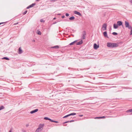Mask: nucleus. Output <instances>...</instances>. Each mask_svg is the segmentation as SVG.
<instances>
[{"instance_id": "nucleus-1", "label": "nucleus", "mask_w": 132, "mask_h": 132, "mask_svg": "<svg viewBox=\"0 0 132 132\" xmlns=\"http://www.w3.org/2000/svg\"><path fill=\"white\" fill-rule=\"evenodd\" d=\"M119 43H107V46L110 48H114L117 47L119 46Z\"/></svg>"}, {"instance_id": "nucleus-2", "label": "nucleus", "mask_w": 132, "mask_h": 132, "mask_svg": "<svg viewBox=\"0 0 132 132\" xmlns=\"http://www.w3.org/2000/svg\"><path fill=\"white\" fill-rule=\"evenodd\" d=\"M125 24L126 27L128 28L129 29L131 30L130 34V35H131L132 34V27L129 25V23L127 21H125Z\"/></svg>"}, {"instance_id": "nucleus-3", "label": "nucleus", "mask_w": 132, "mask_h": 132, "mask_svg": "<svg viewBox=\"0 0 132 132\" xmlns=\"http://www.w3.org/2000/svg\"><path fill=\"white\" fill-rule=\"evenodd\" d=\"M107 24L105 23L103 24L102 26V29L103 30H106V29Z\"/></svg>"}, {"instance_id": "nucleus-4", "label": "nucleus", "mask_w": 132, "mask_h": 132, "mask_svg": "<svg viewBox=\"0 0 132 132\" xmlns=\"http://www.w3.org/2000/svg\"><path fill=\"white\" fill-rule=\"evenodd\" d=\"M44 124H40L38 128L42 130L43 129V127L44 126Z\"/></svg>"}, {"instance_id": "nucleus-5", "label": "nucleus", "mask_w": 132, "mask_h": 132, "mask_svg": "<svg viewBox=\"0 0 132 132\" xmlns=\"http://www.w3.org/2000/svg\"><path fill=\"white\" fill-rule=\"evenodd\" d=\"M76 113H72L67 115L63 117V118L67 117H68L69 116H74L76 115Z\"/></svg>"}, {"instance_id": "nucleus-6", "label": "nucleus", "mask_w": 132, "mask_h": 132, "mask_svg": "<svg viewBox=\"0 0 132 132\" xmlns=\"http://www.w3.org/2000/svg\"><path fill=\"white\" fill-rule=\"evenodd\" d=\"M36 4L35 3H32L31 4L29 5L28 6L26 9H29L30 8L32 7H33Z\"/></svg>"}, {"instance_id": "nucleus-7", "label": "nucleus", "mask_w": 132, "mask_h": 132, "mask_svg": "<svg viewBox=\"0 0 132 132\" xmlns=\"http://www.w3.org/2000/svg\"><path fill=\"white\" fill-rule=\"evenodd\" d=\"M86 32L85 31H84L82 34V38L83 39H85V35H86Z\"/></svg>"}, {"instance_id": "nucleus-8", "label": "nucleus", "mask_w": 132, "mask_h": 132, "mask_svg": "<svg viewBox=\"0 0 132 132\" xmlns=\"http://www.w3.org/2000/svg\"><path fill=\"white\" fill-rule=\"evenodd\" d=\"M74 13L75 14H77L80 16H81L82 15L81 13L79 12H78L77 11H74Z\"/></svg>"}, {"instance_id": "nucleus-9", "label": "nucleus", "mask_w": 132, "mask_h": 132, "mask_svg": "<svg viewBox=\"0 0 132 132\" xmlns=\"http://www.w3.org/2000/svg\"><path fill=\"white\" fill-rule=\"evenodd\" d=\"M38 111V109H36L34 110H32L30 112V113L31 114H33L35 113Z\"/></svg>"}, {"instance_id": "nucleus-10", "label": "nucleus", "mask_w": 132, "mask_h": 132, "mask_svg": "<svg viewBox=\"0 0 132 132\" xmlns=\"http://www.w3.org/2000/svg\"><path fill=\"white\" fill-rule=\"evenodd\" d=\"M99 45H97L95 43L94 45V48L95 49H97L99 47Z\"/></svg>"}, {"instance_id": "nucleus-11", "label": "nucleus", "mask_w": 132, "mask_h": 132, "mask_svg": "<svg viewBox=\"0 0 132 132\" xmlns=\"http://www.w3.org/2000/svg\"><path fill=\"white\" fill-rule=\"evenodd\" d=\"M22 50L21 49V47H20L18 49V53L19 54H21L23 53Z\"/></svg>"}, {"instance_id": "nucleus-12", "label": "nucleus", "mask_w": 132, "mask_h": 132, "mask_svg": "<svg viewBox=\"0 0 132 132\" xmlns=\"http://www.w3.org/2000/svg\"><path fill=\"white\" fill-rule=\"evenodd\" d=\"M103 34L104 36L105 37H107V38H109L107 35V32L106 31H104V32L103 33Z\"/></svg>"}, {"instance_id": "nucleus-13", "label": "nucleus", "mask_w": 132, "mask_h": 132, "mask_svg": "<svg viewBox=\"0 0 132 132\" xmlns=\"http://www.w3.org/2000/svg\"><path fill=\"white\" fill-rule=\"evenodd\" d=\"M117 23L118 26H119L122 25V22L121 21H118L117 22Z\"/></svg>"}, {"instance_id": "nucleus-14", "label": "nucleus", "mask_w": 132, "mask_h": 132, "mask_svg": "<svg viewBox=\"0 0 132 132\" xmlns=\"http://www.w3.org/2000/svg\"><path fill=\"white\" fill-rule=\"evenodd\" d=\"M118 25L117 24H113V28L115 29H116L118 28Z\"/></svg>"}, {"instance_id": "nucleus-15", "label": "nucleus", "mask_w": 132, "mask_h": 132, "mask_svg": "<svg viewBox=\"0 0 132 132\" xmlns=\"http://www.w3.org/2000/svg\"><path fill=\"white\" fill-rule=\"evenodd\" d=\"M82 40H81V41H79V42H78L76 43V45H79L81 44H82Z\"/></svg>"}, {"instance_id": "nucleus-16", "label": "nucleus", "mask_w": 132, "mask_h": 132, "mask_svg": "<svg viewBox=\"0 0 132 132\" xmlns=\"http://www.w3.org/2000/svg\"><path fill=\"white\" fill-rule=\"evenodd\" d=\"M77 42V40H76L71 43H70L69 44V45H73L75 43H76Z\"/></svg>"}, {"instance_id": "nucleus-17", "label": "nucleus", "mask_w": 132, "mask_h": 132, "mask_svg": "<svg viewBox=\"0 0 132 132\" xmlns=\"http://www.w3.org/2000/svg\"><path fill=\"white\" fill-rule=\"evenodd\" d=\"M42 130H41L39 128H37L35 131V132H41Z\"/></svg>"}, {"instance_id": "nucleus-18", "label": "nucleus", "mask_w": 132, "mask_h": 132, "mask_svg": "<svg viewBox=\"0 0 132 132\" xmlns=\"http://www.w3.org/2000/svg\"><path fill=\"white\" fill-rule=\"evenodd\" d=\"M52 48H54L58 49L59 48V46L58 45H56L52 47Z\"/></svg>"}, {"instance_id": "nucleus-19", "label": "nucleus", "mask_w": 132, "mask_h": 132, "mask_svg": "<svg viewBox=\"0 0 132 132\" xmlns=\"http://www.w3.org/2000/svg\"><path fill=\"white\" fill-rule=\"evenodd\" d=\"M75 19V17L74 16H72L69 18V19L70 20H73Z\"/></svg>"}, {"instance_id": "nucleus-20", "label": "nucleus", "mask_w": 132, "mask_h": 132, "mask_svg": "<svg viewBox=\"0 0 132 132\" xmlns=\"http://www.w3.org/2000/svg\"><path fill=\"white\" fill-rule=\"evenodd\" d=\"M44 119L45 120H50H50H51V119H50L49 118H48V117H45L44 118Z\"/></svg>"}, {"instance_id": "nucleus-21", "label": "nucleus", "mask_w": 132, "mask_h": 132, "mask_svg": "<svg viewBox=\"0 0 132 132\" xmlns=\"http://www.w3.org/2000/svg\"><path fill=\"white\" fill-rule=\"evenodd\" d=\"M50 122H54L55 123H58V121H54L52 119H51V120H50Z\"/></svg>"}, {"instance_id": "nucleus-22", "label": "nucleus", "mask_w": 132, "mask_h": 132, "mask_svg": "<svg viewBox=\"0 0 132 132\" xmlns=\"http://www.w3.org/2000/svg\"><path fill=\"white\" fill-rule=\"evenodd\" d=\"M2 59H5L7 60H9V59L6 57H4Z\"/></svg>"}, {"instance_id": "nucleus-23", "label": "nucleus", "mask_w": 132, "mask_h": 132, "mask_svg": "<svg viewBox=\"0 0 132 132\" xmlns=\"http://www.w3.org/2000/svg\"><path fill=\"white\" fill-rule=\"evenodd\" d=\"M4 109V107L3 106H2L0 107V111Z\"/></svg>"}, {"instance_id": "nucleus-24", "label": "nucleus", "mask_w": 132, "mask_h": 132, "mask_svg": "<svg viewBox=\"0 0 132 132\" xmlns=\"http://www.w3.org/2000/svg\"><path fill=\"white\" fill-rule=\"evenodd\" d=\"M127 112H132V109H130L127 110Z\"/></svg>"}, {"instance_id": "nucleus-25", "label": "nucleus", "mask_w": 132, "mask_h": 132, "mask_svg": "<svg viewBox=\"0 0 132 132\" xmlns=\"http://www.w3.org/2000/svg\"><path fill=\"white\" fill-rule=\"evenodd\" d=\"M37 34H38V35H40L41 34V32L39 31H38L37 32Z\"/></svg>"}, {"instance_id": "nucleus-26", "label": "nucleus", "mask_w": 132, "mask_h": 132, "mask_svg": "<svg viewBox=\"0 0 132 132\" xmlns=\"http://www.w3.org/2000/svg\"><path fill=\"white\" fill-rule=\"evenodd\" d=\"M112 34L113 35H117L118 34L117 33L115 32H113L112 33Z\"/></svg>"}, {"instance_id": "nucleus-27", "label": "nucleus", "mask_w": 132, "mask_h": 132, "mask_svg": "<svg viewBox=\"0 0 132 132\" xmlns=\"http://www.w3.org/2000/svg\"><path fill=\"white\" fill-rule=\"evenodd\" d=\"M27 12V11H26L25 12H24L23 13V15H25L26 14Z\"/></svg>"}, {"instance_id": "nucleus-28", "label": "nucleus", "mask_w": 132, "mask_h": 132, "mask_svg": "<svg viewBox=\"0 0 132 132\" xmlns=\"http://www.w3.org/2000/svg\"><path fill=\"white\" fill-rule=\"evenodd\" d=\"M105 118V116H103L100 117V119H102V118Z\"/></svg>"}, {"instance_id": "nucleus-29", "label": "nucleus", "mask_w": 132, "mask_h": 132, "mask_svg": "<svg viewBox=\"0 0 132 132\" xmlns=\"http://www.w3.org/2000/svg\"><path fill=\"white\" fill-rule=\"evenodd\" d=\"M40 22H44V20L43 19H41L40 20Z\"/></svg>"}, {"instance_id": "nucleus-30", "label": "nucleus", "mask_w": 132, "mask_h": 132, "mask_svg": "<svg viewBox=\"0 0 132 132\" xmlns=\"http://www.w3.org/2000/svg\"><path fill=\"white\" fill-rule=\"evenodd\" d=\"M69 14L68 13H66L65 14V15L67 16H69Z\"/></svg>"}, {"instance_id": "nucleus-31", "label": "nucleus", "mask_w": 132, "mask_h": 132, "mask_svg": "<svg viewBox=\"0 0 132 132\" xmlns=\"http://www.w3.org/2000/svg\"><path fill=\"white\" fill-rule=\"evenodd\" d=\"M56 1V0H51V1L52 2H53Z\"/></svg>"}, {"instance_id": "nucleus-32", "label": "nucleus", "mask_w": 132, "mask_h": 132, "mask_svg": "<svg viewBox=\"0 0 132 132\" xmlns=\"http://www.w3.org/2000/svg\"><path fill=\"white\" fill-rule=\"evenodd\" d=\"M22 132H26V131L25 130H24L23 129H22Z\"/></svg>"}, {"instance_id": "nucleus-33", "label": "nucleus", "mask_w": 132, "mask_h": 132, "mask_svg": "<svg viewBox=\"0 0 132 132\" xmlns=\"http://www.w3.org/2000/svg\"><path fill=\"white\" fill-rule=\"evenodd\" d=\"M18 23H19V22H17L15 23L14 24V25H16V24H18Z\"/></svg>"}, {"instance_id": "nucleus-34", "label": "nucleus", "mask_w": 132, "mask_h": 132, "mask_svg": "<svg viewBox=\"0 0 132 132\" xmlns=\"http://www.w3.org/2000/svg\"><path fill=\"white\" fill-rule=\"evenodd\" d=\"M73 121H74V120H71V121H69L70 122H73Z\"/></svg>"}, {"instance_id": "nucleus-35", "label": "nucleus", "mask_w": 132, "mask_h": 132, "mask_svg": "<svg viewBox=\"0 0 132 132\" xmlns=\"http://www.w3.org/2000/svg\"><path fill=\"white\" fill-rule=\"evenodd\" d=\"M5 23V22H3L0 23V25H1V24H3V23Z\"/></svg>"}, {"instance_id": "nucleus-36", "label": "nucleus", "mask_w": 132, "mask_h": 132, "mask_svg": "<svg viewBox=\"0 0 132 132\" xmlns=\"http://www.w3.org/2000/svg\"><path fill=\"white\" fill-rule=\"evenodd\" d=\"M69 122V121H67L65 122L64 123H68V122Z\"/></svg>"}, {"instance_id": "nucleus-37", "label": "nucleus", "mask_w": 132, "mask_h": 132, "mask_svg": "<svg viewBox=\"0 0 132 132\" xmlns=\"http://www.w3.org/2000/svg\"><path fill=\"white\" fill-rule=\"evenodd\" d=\"M95 119H100V117H95Z\"/></svg>"}, {"instance_id": "nucleus-38", "label": "nucleus", "mask_w": 132, "mask_h": 132, "mask_svg": "<svg viewBox=\"0 0 132 132\" xmlns=\"http://www.w3.org/2000/svg\"><path fill=\"white\" fill-rule=\"evenodd\" d=\"M65 17V16L64 15H63L62 16V18H63Z\"/></svg>"}, {"instance_id": "nucleus-39", "label": "nucleus", "mask_w": 132, "mask_h": 132, "mask_svg": "<svg viewBox=\"0 0 132 132\" xmlns=\"http://www.w3.org/2000/svg\"><path fill=\"white\" fill-rule=\"evenodd\" d=\"M130 2L132 4V0H130Z\"/></svg>"}, {"instance_id": "nucleus-40", "label": "nucleus", "mask_w": 132, "mask_h": 132, "mask_svg": "<svg viewBox=\"0 0 132 132\" xmlns=\"http://www.w3.org/2000/svg\"><path fill=\"white\" fill-rule=\"evenodd\" d=\"M83 116V115H79V117H82Z\"/></svg>"}, {"instance_id": "nucleus-41", "label": "nucleus", "mask_w": 132, "mask_h": 132, "mask_svg": "<svg viewBox=\"0 0 132 132\" xmlns=\"http://www.w3.org/2000/svg\"><path fill=\"white\" fill-rule=\"evenodd\" d=\"M26 127H28L29 126V125L28 124H27L26 125Z\"/></svg>"}, {"instance_id": "nucleus-42", "label": "nucleus", "mask_w": 132, "mask_h": 132, "mask_svg": "<svg viewBox=\"0 0 132 132\" xmlns=\"http://www.w3.org/2000/svg\"><path fill=\"white\" fill-rule=\"evenodd\" d=\"M123 88H125V89H128V88H126V87H124Z\"/></svg>"}, {"instance_id": "nucleus-43", "label": "nucleus", "mask_w": 132, "mask_h": 132, "mask_svg": "<svg viewBox=\"0 0 132 132\" xmlns=\"http://www.w3.org/2000/svg\"><path fill=\"white\" fill-rule=\"evenodd\" d=\"M32 42H35V40H32Z\"/></svg>"}, {"instance_id": "nucleus-44", "label": "nucleus", "mask_w": 132, "mask_h": 132, "mask_svg": "<svg viewBox=\"0 0 132 132\" xmlns=\"http://www.w3.org/2000/svg\"><path fill=\"white\" fill-rule=\"evenodd\" d=\"M116 87V86H112L111 87Z\"/></svg>"}, {"instance_id": "nucleus-45", "label": "nucleus", "mask_w": 132, "mask_h": 132, "mask_svg": "<svg viewBox=\"0 0 132 132\" xmlns=\"http://www.w3.org/2000/svg\"><path fill=\"white\" fill-rule=\"evenodd\" d=\"M56 19V18H53V20H55Z\"/></svg>"}, {"instance_id": "nucleus-46", "label": "nucleus", "mask_w": 132, "mask_h": 132, "mask_svg": "<svg viewBox=\"0 0 132 132\" xmlns=\"http://www.w3.org/2000/svg\"><path fill=\"white\" fill-rule=\"evenodd\" d=\"M58 15H61V14H60V13H59V14H58Z\"/></svg>"}, {"instance_id": "nucleus-47", "label": "nucleus", "mask_w": 132, "mask_h": 132, "mask_svg": "<svg viewBox=\"0 0 132 132\" xmlns=\"http://www.w3.org/2000/svg\"><path fill=\"white\" fill-rule=\"evenodd\" d=\"M9 132H12L11 131V130H10L9 131Z\"/></svg>"}, {"instance_id": "nucleus-48", "label": "nucleus", "mask_w": 132, "mask_h": 132, "mask_svg": "<svg viewBox=\"0 0 132 132\" xmlns=\"http://www.w3.org/2000/svg\"><path fill=\"white\" fill-rule=\"evenodd\" d=\"M39 0H36V1H39Z\"/></svg>"}, {"instance_id": "nucleus-49", "label": "nucleus", "mask_w": 132, "mask_h": 132, "mask_svg": "<svg viewBox=\"0 0 132 132\" xmlns=\"http://www.w3.org/2000/svg\"><path fill=\"white\" fill-rule=\"evenodd\" d=\"M2 87L1 86H0V88Z\"/></svg>"}]
</instances>
